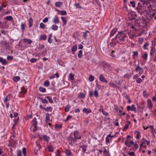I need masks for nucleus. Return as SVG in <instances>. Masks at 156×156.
Here are the masks:
<instances>
[{
    "label": "nucleus",
    "mask_w": 156,
    "mask_h": 156,
    "mask_svg": "<svg viewBox=\"0 0 156 156\" xmlns=\"http://www.w3.org/2000/svg\"><path fill=\"white\" fill-rule=\"evenodd\" d=\"M128 35V33L125 30L124 31H119L118 32L117 34L112 40L114 41L119 39L120 42H123L126 39L127 40Z\"/></svg>",
    "instance_id": "obj_1"
},
{
    "label": "nucleus",
    "mask_w": 156,
    "mask_h": 156,
    "mask_svg": "<svg viewBox=\"0 0 156 156\" xmlns=\"http://www.w3.org/2000/svg\"><path fill=\"white\" fill-rule=\"evenodd\" d=\"M134 66L136 67L135 69V71L136 72H139L138 74L140 76L144 72V69L143 68L140 67L139 64H135Z\"/></svg>",
    "instance_id": "obj_2"
},
{
    "label": "nucleus",
    "mask_w": 156,
    "mask_h": 156,
    "mask_svg": "<svg viewBox=\"0 0 156 156\" xmlns=\"http://www.w3.org/2000/svg\"><path fill=\"white\" fill-rule=\"evenodd\" d=\"M21 91L19 93V96L20 97H24L27 92V90L23 86L21 87Z\"/></svg>",
    "instance_id": "obj_3"
},
{
    "label": "nucleus",
    "mask_w": 156,
    "mask_h": 156,
    "mask_svg": "<svg viewBox=\"0 0 156 156\" xmlns=\"http://www.w3.org/2000/svg\"><path fill=\"white\" fill-rule=\"evenodd\" d=\"M94 95V96L97 98L98 97V93L97 89H95L94 91V92L93 91H90L89 94V97H92Z\"/></svg>",
    "instance_id": "obj_4"
},
{
    "label": "nucleus",
    "mask_w": 156,
    "mask_h": 156,
    "mask_svg": "<svg viewBox=\"0 0 156 156\" xmlns=\"http://www.w3.org/2000/svg\"><path fill=\"white\" fill-rule=\"evenodd\" d=\"M39 107L41 109H44L46 112H51L52 110V108L51 107H47L46 108H45L43 107L41 104L40 105Z\"/></svg>",
    "instance_id": "obj_5"
},
{
    "label": "nucleus",
    "mask_w": 156,
    "mask_h": 156,
    "mask_svg": "<svg viewBox=\"0 0 156 156\" xmlns=\"http://www.w3.org/2000/svg\"><path fill=\"white\" fill-rule=\"evenodd\" d=\"M67 139L68 141H70L74 143L76 142V140L75 138L73 137L72 134V133L70 134L69 136L67 138Z\"/></svg>",
    "instance_id": "obj_6"
},
{
    "label": "nucleus",
    "mask_w": 156,
    "mask_h": 156,
    "mask_svg": "<svg viewBox=\"0 0 156 156\" xmlns=\"http://www.w3.org/2000/svg\"><path fill=\"white\" fill-rule=\"evenodd\" d=\"M117 31V29L116 28H113L110 32V34L109 37V38L111 37L115 34Z\"/></svg>",
    "instance_id": "obj_7"
},
{
    "label": "nucleus",
    "mask_w": 156,
    "mask_h": 156,
    "mask_svg": "<svg viewBox=\"0 0 156 156\" xmlns=\"http://www.w3.org/2000/svg\"><path fill=\"white\" fill-rule=\"evenodd\" d=\"M99 80L100 81L102 82L107 83L108 82V80L105 79L103 75L102 74L100 75Z\"/></svg>",
    "instance_id": "obj_8"
},
{
    "label": "nucleus",
    "mask_w": 156,
    "mask_h": 156,
    "mask_svg": "<svg viewBox=\"0 0 156 156\" xmlns=\"http://www.w3.org/2000/svg\"><path fill=\"white\" fill-rule=\"evenodd\" d=\"M74 137L76 140L77 139H79L81 138V136L80 133L77 131H75L73 133Z\"/></svg>",
    "instance_id": "obj_9"
},
{
    "label": "nucleus",
    "mask_w": 156,
    "mask_h": 156,
    "mask_svg": "<svg viewBox=\"0 0 156 156\" xmlns=\"http://www.w3.org/2000/svg\"><path fill=\"white\" fill-rule=\"evenodd\" d=\"M53 22L55 24H58L59 22V18L57 16H55L53 20Z\"/></svg>",
    "instance_id": "obj_10"
},
{
    "label": "nucleus",
    "mask_w": 156,
    "mask_h": 156,
    "mask_svg": "<svg viewBox=\"0 0 156 156\" xmlns=\"http://www.w3.org/2000/svg\"><path fill=\"white\" fill-rule=\"evenodd\" d=\"M28 22L29 23V27L31 28L33 25V20L31 17L29 18Z\"/></svg>",
    "instance_id": "obj_11"
},
{
    "label": "nucleus",
    "mask_w": 156,
    "mask_h": 156,
    "mask_svg": "<svg viewBox=\"0 0 156 156\" xmlns=\"http://www.w3.org/2000/svg\"><path fill=\"white\" fill-rule=\"evenodd\" d=\"M63 5V2H57L55 3V6L56 7H61Z\"/></svg>",
    "instance_id": "obj_12"
},
{
    "label": "nucleus",
    "mask_w": 156,
    "mask_h": 156,
    "mask_svg": "<svg viewBox=\"0 0 156 156\" xmlns=\"http://www.w3.org/2000/svg\"><path fill=\"white\" fill-rule=\"evenodd\" d=\"M42 136H43V139L47 142H48L50 139V137L46 135H42Z\"/></svg>",
    "instance_id": "obj_13"
},
{
    "label": "nucleus",
    "mask_w": 156,
    "mask_h": 156,
    "mask_svg": "<svg viewBox=\"0 0 156 156\" xmlns=\"http://www.w3.org/2000/svg\"><path fill=\"white\" fill-rule=\"evenodd\" d=\"M151 49L150 52V55L151 56H153L156 51L155 49V48L153 47H151Z\"/></svg>",
    "instance_id": "obj_14"
},
{
    "label": "nucleus",
    "mask_w": 156,
    "mask_h": 156,
    "mask_svg": "<svg viewBox=\"0 0 156 156\" xmlns=\"http://www.w3.org/2000/svg\"><path fill=\"white\" fill-rule=\"evenodd\" d=\"M83 111L86 114H88L91 112V109L90 108L87 109L86 108H84L83 109Z\"/></svg>",
    "instance_id": "obj_15"
},
{
    "label": "nucleus",
    "mask_w": 156,
    "mask_h": 156,
    "mask_svg": "<svg viewBox=\"0 0 156 156\" xmlns=\"http://www.w3.org/2000/svg\"><path fill=\"white\" fill-rule=\"evenodd\" d=\"M47 38V36L46 34L41 35L39 37L40 40H45Z\"/></svg>",
    "instance_id": "obj_16"
},
{
    "label": "nucleus",
    "mask_w": 156,
    "mask_h": 156,
    "mask_svg": "<svg viewBox=\"0 0 156 156\" xmlns=\"http://www.w3.org/2000/svg\"><path fill=\"white\" fill-rule=\"evenodd\" d=\"M39 99L41 101L42 103L43 104H48V100L46 99H43L41 97H39Z\"/></svg>",
    "instance_id": "obj_17"
},
{
    "label": "nucleus",
    "mask_w": 156,
    "mask_h": 156,
    "mask_svg": "<svg viewBox=\"0 0 156 156\" xmlns=\"http://www.w3.org/2000/svg\"><path fill=\"white\" fill-rule=\"evenodd\" d=\"M147 102L148 107L151 108H152L153 107V105L151 99H148L147 100Z\"/></svg>",
    "instance_id": "obj_18"
},
{
    "label": "nucleus",
    "mask_w": 156,
    "mask_h": 156,
    "mask_svg": "<svg viewBox=\"0 0 156 156\" xmlns=\"http://www.w3.org/2000/svg\"><path fill=\"white\" fill-rule=\"evenodd\" d=\"M50 114L49 113H47L46 114L45 121L46 122H48L50 121Z\"/></svg>",
    "instance_id": "obj_19"
},
{
    "label": "nucleus",
    "mask_w": 156,
    "mask_h": 156,
    "mask_svg": "<svg viewBox=\"0 0 156 156\" xmlns=\"http://www.w3.org/2000/svg\"><path fill=\"white\" fill-rule=\"evenodd\" d=\"M48 151L49 152H52L53 151L54 148L51 145H48L47 147Z\"/></svg>",
    "instance_id": "obj_20"
},
{
    "label": "nucleus",
    "mask_w": 156,
    "mask_h": 156,
    "mask_svg": "<svg viewBox=\"0 0 156 156\" xmlns=\"http://www.w3.org/2000/svg\"><path fill=\"white\" fill-rule=\"evenodd\" d=\"M65 153L68 156H70L71 155V151L69 149L65 150Z\"/></svg>",
    "instance_id": "obj_21"
},
{
    "label": "nucleus",
    "mask_w": 156,
    "mask_h": 156,
    "mask_svg": "<svg viewBox=\"0 0 156 156\" xmlns=\"http://www.w3.org/2000/svg\"><path fill=\"white\" fill-rule=\"evenodd\" d=\"M32 125L33 126L37 125V122L36 121V118H34L32 120Z\"/></svg>",
    "instance_id": "obj_22"
},
{
    "label": "nucleus",
    "mask_w": 156,
    "mask_h": 156,
    "mask_svg": "<svg viewBox=\"0 0 156 156\" xmlns=\"http://www.w3.org/2000/svg\"><path fill=\"white\" fill-rule=\"evenodd\" d=\"M150 17L151 19H153L154 18V20H156V12H155L152 14H151L150 15Z\"/></svg>",
    "instance_id": "obj_23"
},
{
    "label": "nucleus",
    "mask_w": 156,
    "mask_h": 156,
    "mask_svg": "<svg viewBox=\"0 0 156 156\" xmlns=\"http://www.w3.org/2000/svg\"><path fill=\"white\" fill-rule=\"evenodd\" d=\"M60 12H58V14H60L62 16L66 15L67 14L66 11L65 10L60 11Z\"/></svg>",
    "instance_id": "obj_24"
},
{
    "label": "nucleus",
    "mask_w": 156,
    "mask_h": 156,
    "mask_svg": "<svg viewBox=\"0 0 156 156\" xmlns=\"http://www.w3.org/2000/svg\"><path fill=\"white\" fill-rule=\"evenodd\" d=\"M24 42L27 43L28 44H30L32 42V40L27 38H25L23 40Z\"/></svg>",
    "instance_id": "obj_25"
},
{
    "label": "nucleus",
    "mask_w": 156,
    "mask_h": 156,
    "mask_svg": "<svg viewBox=\"0 0 156 156\" xmlns=\"http://www.w3.org/2000/svg\"><path fill=\"white\" fill-rule=\"evenodd\" d=\"M45 98L48 99L50 103L51 104H52L53 103V101L51 97V96H47L45 97Z\"/></svg>",
    "instance_id": "obj_26"
},
{
    "label": "nucleus",
    "mask_w": 156,
    "mask_h": 156,
    "mask_svg": "<svg viewBox=\"0 0 156 156\" xmlns=\"http://www.w3.org/2000/svg\"><path fill=\"white\" fill-rule=\"evenodd\" d=\"M99 110V111H101L102 114L105 115L106 116H107L108 115V112H106V111H105L103 109H100Z\"/></svg>",
    "instance_id": "obj_27"
},
{
    "label": "nucleus",
    "mask_w": 156,
    "mask_h": 156,
    "mask_svg": "<svg viewBox=\"0 0 156 156\" xmlns=\"http://www.w3.org/2000/svg\"><path fill=\"white\" fill-rule=\"evenodd\" d=\"M111 136V134H108L106 138V143H109L110 142V140H111V138H110V137Z\"/></svg>",
    "instance_id": "obj_28"
},
{
    "label": "nucleus",
    "mask_w": 156,
    "mask_h": 156,
    "mask_svg": "<svg viewBox=\"0 0 156 156\" xmlns=\"http://www.w3.org/2000/svg\"><path fill=\"white\" fill-rule=\"evenodd\" d=\"M104 154L103 156H109V152H107V150L105 149L103 151Z\"/></svg>",
    "instance_id": "obj_29"
},
{
    "label": "nucleus",
    "mask_w": 156,
    "mask_h": 156,
    "mask_svg": "<svg viewBox=\"0 0 156 156\" xmlns=\"http://www.w3.org/2000/svg\"><path fill=\"white\" fill-rule=\"evenodd\" d=\"M61 19L62 20V22H63V23L62 24V25L63 26H64V25H66L67 23V20L66 18L62 16L61 17Z\"/></svg>",
    "instance_id": "obj_30"
},
{
    "label": "nucleus",
    "mask_w": 156,
    "mask_h": 156,
    "mask_svg": "<svg viewBox=\"0 0 156 156\" xmlns=\"http://www.w3.org/2000/svg\"><path fill=\"white\" fill-rule=\"evenodd\" d=\"M148 54L147 52H145L144 54L141 56V57L144 60H147V58Z\"/></svg>",
    "instance_id": "obj_31"
},
{
    "label": "nucleus",
    "mask_w": 156,
    "mask_h": 156,
    "mask_svg": "<svg viewBox=\"0 0 156 156\" xmlns=\"http://www.w3.org/2000/svg\"><path fill=\"white\" fill-rule=\"evenodd\" d=\"M103 66L104 67H107L108 68H110L111 67L110 65L107 62H104Z\"/></svg>",
    "instance_id": "obj_32"
},
{
    "label": "nucleus",
    "mask_w": 156,
    "mask_h": 156,
    "mask_svg": "<svg viewBox=\"0 0 156 156\" xmlns=\"http://www.w3.org/2000/svg\"><path fill=\"white\" fill-rule=\"evenodd\" d=\"M149 45V44L147 42H146L143 46V48L144 49H148V47H147Z\"/></svg>",
    "instance_id": "obj_33"
},
{
    "label": "nucleus",
    "mask_w": 156,
    "mask_h": 156,
    "mask_svg": "<svg viewBox=\"0 0 156 156\" xmlns=\"http://www.w3.org/2000/svg\"><path fill=\"white\" fill-rule=\"evenodd\" d=\"M79 147L82 149L83 152H85L87 150L86 147L84 145H80Z\"/></svg>",
    "instance_id": "obj_34"
},
{
    "label": "nucleus",
    "mask_w": 156,
    "mask_h": 156,
    "mask_svg": "<svg viewBox=\"0 0 156 156\" xmlns=\"http://www.w3.org/2000/svg\"><path fill=\"white\" fill-rule=\"evenodd\" d=\"M136 9L137 11L141 15H142L144 13V12L142 11L141 8H139L138 7H137Z\"/></svg>",
    "instance_id": "obj_35"
},
{
    "label": "nucleus",
    "mask_w": 156,
    "mask_h": 156,
    "mask_svg": "<svg viewBox=\"0 0 156 156\" xmlns=\"http://www.w3.org/2000/svg\"><path fill=\"white\" fill-rule=\"evenodd\" d=\"M77 46L76 45H74L71 48V51L72 52H75L77 50Z\"/></svg>",
    "instance_id": "obj_36"
},
{
    "label": "nucleus",
    "mask_w": 156,
    "mask_h": 156,
    "mask_svg": "<svg viewBox=\"0 0 156 156\" xmlns=\"http://www.w3.org/2000/svg\"><path fill=\"white\" fill-rule=\"evenodd\" d=\"M39 90L40 91L44 93L46 91V89L41 86L39 87Z\"/></svg>",
    "instance_id": "obj_37"
},
{
    "label": "nucleus",
    "mask_w": 156,
    "mask_h": 156,
    "mask_svg": "<svg viewBox=\"0 0 156 156\" xmlns=\"http://www.w3.org/2000/svg\"><path fill=\"white\" fill-rule=\"evenodd\" d=\"M85 94L82 93H80L79 95V97L83 99L85 98Z\"/></svg>",
    "instance_id": "obj_38"
},
{
    "label": "nucleus",
    "mask_w": 156,
    "mask_h": 156,
    "mask_svg": "<svg viewBox=\"0 0 156 156\" xmlns=\"http://www.w3.org/2000/svg\"><path fill=\"white\" fill-rule=\"evenodd\" d=\"M8 98H9V99H10V97L9 95H8L6 98H5L4 99V102L5 103H7V101H10V99H8Z\"/></svg>",
    "instance_id": "obj_39"
},
{
    "label": "nucleus",
    "mask_w": 156,
    "mask_h": 156,
    "mask_svg": "<svg viewBox=\"0 0 156 156\" xmlns=\"http://www.w3.org/2000/svg\"><path fill=\"white\" fill-rule=\"evenodd\" d=\"M51 28L53 30L55 31L58 30V27L56 25H53L52 26Z\"/></svg>",
    "instance_id": "obj_40"
},
{
    "label": "nucleus",
    "mask_w": 156,
    "mask_h": 156,
    "mask_svg": "<svg viewBox=\"0 0 156 156\" xmlns=\"http://www.w3.org/2000/svg\"><path fill=\"white\" fill-rule=\"evenodd\" d=\"M2 43L5 47H9V43L5 41H3Z\"/></svg>",
    "instance_id": "obj_41"
},
{
    "label": "nucleus",
    "mask_w": 156,
    "mask_h": 156,
    "mask_svg": "<svg viewBox=\"0 0 156 156\" xmlns=\"http://www.w3.org/2000/svg\"><path fill=\"white\" fill-rule=\"evenodd\" d=\"M131 111H133L135 112H136V108L135 107V105H133L131 106Z\"/></svg>",
    "instance_id": "obj_42"
},
{
    "label": "nucleus",
    "mask_w": 156,
    "mask_h": 156,
    "mask_svg": "<svg viewBox=\"0 0 156 156\" xmlns=\"http://www.w3.org/2000/svg\"><path fill=\"white\" fill-rule=\"evenodd\" d=\"M82 53H83V51L81 50H80L79 51L78 55V57L79 58H80L82 57V56H83Z\"/></svg>",
    "instance_id": "obj_43"
},
{
    "label": "nucleus",
    "mask_w": 156,
    "mask_h": 156,
    "mask_svg": "<svg viewBox=\"0 0 156 156\" xmlns=\"http://www.w3.org/2000/svg\"><path fill=\"white\" fill-rule=\"evenodd\" d=\"M148 9L150 13H151L152 11H153L152 9V5L151 4H150L149 5L148 7Z\"/></svg>",
    "instance_id": "obj_44"
},
{
    "label": "nucleus",
    "mask_w": 156,
    "mask_h": 156,
    "mask_svg": "<svg viewBox=\"0 0 156 156\" xmlns=\"http://www.w3.org/2000/svg\"><path fill=\"white\" fill-rule=\"evenodd\" d=\"M57 62L61 66H63L64 64L63 62L60 59H58Z\"/></svg>",
    "instance_id": "obj_45"
},
{
    "label": "nucleus",
    "mask_w": 156,
    "mask_h": 156,
    "mask_svg": "<svg viewBox=\"0 0 156 156\" xmlns=\"http://www.w3.org/2000/svg\"><path fill=\"white\" fill-rule=\"evenodd\" d=\"M44 84L45 87H48L50 85V82L48 80L45 81L44 82Z\"/></svg>",
    "instance_id": "obj_46"
},
{
    "label": "nucleus",
    "mask_w": 156,
    "mask_h": 156,
    "mask_svg": "<svg viewBox=\"0 0 156 156\" xmlns=\"http://www.w3.org/2000/svg\"><path fill=\"white\" fill-rule=\"evenodd\" d=\"M40 27L43 29H44L45 28V25L44 23H41L40 24Z\"/></svg>",
    "instance_id": "obj_47"
},
{
    "label": "nucleus",
    "mask_w": 156,
    "mask_h": 156,
    "mask_svg": "<svg viewBox=\"0 0 156 156\" xmlns=\"http://www.w3.org/2000/svg\"><path fill=\"white\" fill-rule=\"evenodd\" d=\"M13 80L16 82H17L20 79V77L18 76H16L13 78Z\"/></svg>",
    "instance_id": "obj_48"
},
{
    "label": "nucleus",
    "mask_w": 156,
    "mask_h": 156,
    "mask_svg": "<svg viewBox=\"0 0 156 156\" xmlns=\"http://www.w3.org/2000/svg\"><path fill=\"white\" fill-rule=\"evenodd\" d=\"M6 19L7 20H13V17L12 16H9L6 17Z\"/></svg>",
    "instance_id": "obj_49"
},
{
    "label": "nucleus",
    "mask_w": 156,
    "mask_h": 156,
    "mask_svg": "<svg viewBox=\"0 0 156 156\" xmlns=\"http://www.w3.org/2000/svg\"><path fill=\"white\" fill-rule=\"evenodd\" d=\"M26 25V24L25 23H21V29L22 30H25V27Z\"/></svg>",
    "instance_id": "obj_50"
},
{
    "label": "nucleus",
    "mask_w": 156,
    "mask_h": 156,
    "mask_svg": "<svg viewBox=\"0 0 156 156\" xmlns=\"http://www.w3.org/2000/svg\"><path fill=\"white\" fill-rule=\"evenodd\" d=\"M74 6L76 8H82V7L80 6V4L79 3H75L74 4Z\"/></svg>",
    "instance_id": "obj_51"
},
{
    "label": "nucleus",
    "mask_w": 156,
    "mask_h": 156,
    "mask_svg": "<svg viewBox=\"0 0 156 156\" xmlns=\"http://www.w3.org/2000/svg\"><path fill=\"white\" fill-rule=\"evenodd\" d=\"M151 2V0H144V4H146L148 5V4H150V2Z\"/></svg>",
    "instance_id": "obj_52"
},
{
    "label": "nucleus",
    "mask_w": 156,
    "mask_h": 156,
    "mask_svg": "<svg viewBox=\"0 0 156 156\" xmlns=\"http://www.w3.org/2000/svg\"><path fill=\"white\" fill-rule=\"evenodd\" d=\"M2 63L3 65H5L8 64V62L7 60L3 58L2 61Z\"/></svg>",
    "instance_id": "obj_53"
},
{
    "label": "nucleus",
    "mask_w": 156,
    "mask_h": 156,
    "mask_svg": "<svg viewBox=\"0 0 156 156\" xmlns=\"http://www.w3.org/2000/svg\"><path fill=\"white\" fill-rule=\"evenodd\" d=\"M89 81H92L94 80V77L93 76L91 75L90 76L89 78Z\"/></svg>",
    "instance_id": "obj_54"
},
{
    "label": "nucleus",
    "mask_w": 156,
    "mask_h": 156,
    "mask_svg": "<svg viewBox=\"0 0 156 156\" xmlns=\"http://www.w3.org/2000/svg\"><path fill=\"white\" fill-rule=\"evenodd\" d=\"M141 23L144 25V26H147V24L146 21L144 19L142 20L141 21Z\"/></svg>",
    "instance_id": "obj_55"
},
{
    "label": "nucleus",
    "mask_w": 156,
    "mask_h": 156,
    "mask_svg": "<svg viewBox=\"0 0 156 156\" xmlns=\"http://www.w3.org/2000/svg\"><path fill=\"white\" fill-rule=\"evenodd\" d=\"M130 4L131 5V6L135 8V5L136 3L134 1H130Z\"/></svg>",
    "instance_id": "obj_56"
},
{
    "label": "nucleus",
    "mask_w": 156,
    "mask_h": 156,
    "mask_svg": "<svg viewBox=\"0 0 156 156\" xmlns=\"http://www.w3.org/2000/svg\"><path fill=\"white\" fill-rule=\"evenodd\" d=\"M143 96L144 97H146L147 98L148 97V94L146 90H144L143 92Z\"/></svg>",
    "instance_id": "obj_57"
},
{
    "label": "nucleus",
    "mask_w": 156,
    "mask_h": 156,
    "mask_svg": "<svg viewBox=\"0 0 156 156\" xmlns=\"http://www.w3.org/2000/svg\"><path fill=\"white\" fill-rule=\"evenodd\" d=\"M142 80L140 78H137L136 80V82L139 84L140 83Z\"/></svg>",
    "instance_id": "obj_58"
},
{
    "label": "nucleus",
    "mask_w": 156,
    "mask_h": 156,
    "mask_svg": "<svg viewBox=\"0 0 156 156\" xmlns=\"http://www.w3.org/2000/svg\"><path fill=\"white\" fill-rule=\"evenodd\" d=\"M69 78L71 80H73L74 79V75L72 73H70L69 75Z\"/></svg>",
    "instance_id": "obj_59"
},
{
    "label": "nucleus",
    "mask_w": 156,
    "mask_h": 156,
    "mask_svg": "<svg viewBox=\"0 0 156 156\" xmlns=\"http://www.w3.org/2000/svg\"><path fill=\"white\" fill-rule=\"evenodd\" d=\"M137 133L136 134V138L137 139H138L140 138V132L139 131H136L135 133Z\"/></svg>",
    "instance_id": "obj_60"
},
{
    "label": "nucleus",
    "mask_w": 156,
    "mask_h": 156,
    "mask_svg": "<svg viewBox=\"0 0 156 156\" xmlns=\"http://www.w3.org/2000/svg\"><path fill=\"white\" fill-rule=\"evenodd\" d=\"M22 150L23 155L25 156L26 154V149L25 148H23Z\"/></svg>",
    "instance_id": "obj_61"
},
{
    "label": "nucleus",
    "mask_w": 156,
    "mask_h": 156,
    "mask_svg": "<svg viewBox=\"0 0 156 156\" xmlns=\"http://www.w3.org/2000/svg\"><path fill=\"white\" fill-rule=\"evenodd\" d=\"M37 60V59L36 58H32L30 59V62L32 63H34Z\"/></svg>",
    "instance_id": "obj_62"
},
{
    "label": "nucleus",
    "mask_w": 156,
    "mask_h": 156,
    "mask_svg": "<svg viewBox=\"0 0 156 156\" xmlns=\"http://www.w3.org/2000/svg\"><path fill=\"white\" fill-rule=\"evenodd\" d=\"M128 154L130 156H135V154L134 152H131L130 153H128Z\"/></svg>",
    "instance_id": "obj_63"
},
{
    "label": "nucleus",
    "mask_w": 156,
    "mask_h": 156,
    "mask_svg": "<svg viewBox=\"0 0 156 156\" xmlns=\"http://www.w3.org/2000/svg\"><path fill=\"white\" fill-rule=\"evenodd\" d=\"M55 156H61V152L59 150L57 151V154H56Z\"/></svg>",
    "instance_id": "obj_64"
}]
</instances>
